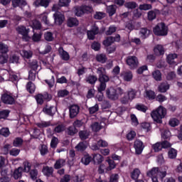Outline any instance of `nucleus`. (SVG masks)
<instances>
[{"label": "nucleus", "instance_id": "nucleus-34", "mask_svg": "<svg viewBox=\"0 0 182 182\" xmlns=\"http://www.w3.org/2000/svg\"><path fill=\"white\" fill-rule=\"evenodd\" d=\"M168 159H176L177 157V151L174 148H171L168 151Z\"/></svg>", "mask_w": 182, "mask_h": 182}, {"label": "nucleus", "instance_id": "nucleus-61", "mask_svg": "<svg viewBox=\"0 0 182 182\" xmlns=\"http://www.w3.org/2000/svg\"><path fill=\"white\" fill-rule=\"evenodd\" d=\"M79 135L82 140H86L89 137V132L87 131H80Z\"/></svg>", "mask_w": 182, "mask_h": 182}, {"label": "nucleus", "instance_id": "nucleus-19", "mask_svg": "<svg viewBox=\"0 0 182 182\" xmlns=\"http://www.w3.org/2000/svg\"><path fill=\"white\" fill-rule=\"evenodd\" d=\"M154 52L156 56L164 55V48L161 45H158L154 48Z\"/></svg>", "mask_w": 182, "mask_h": 182}, {"label": "nucleus", "instance_id": "nucleus-57", "mask_svg": "<svg viewBox=\"0 0 182 182\" xmlns=\"http://www.w3.org/2000/svg\"><path fill=\"white\" fill-rule=\"evenodd\" d=\"M22 143H23V140L21 138H16L13 141V145L14 147H19V146H22Z\"/></svg>", "mask_w": 182, "mask_h": 182}, {"label": "nucleus", "instance_id": "nucleus-32", "mask_svg": "<svg viewBox=\"0 0 182 182\" xmlns=\"http://www.w3.org/2000/svg\"><path fill=\"white\" fill-rule=\"evenodd\" d=\"M76 150L77 151H85V149H87V142H80L76 146Z\"/></svg>", "mask_w": 182, "mask_h": 182}, {"label": "nucleus", "instance_id": "nucleus-2", "mask_svg": "<svg viewBox=\"0 0 182 182\" xmlns=\"http://www.w3.org/2000/svg\"><path fill=\"white\" fill-rule=\"evenodd\" d=\"M167 116V109L163 107L159 106L156 110L151 112V117L156 123H163V119Z\"/></svg>", "mask_w": 182, "mask_h": 182}, {"label": "nucleus", "instance_id": "nucleus-39", "mask_svg": "<svg viewBox=\"0 0 182 182\" xmlns=\"http://www.w3.org/2000/svg\"><path fill=\"white\" fill-rule=\"evenodd\" d=\"M141 174L140 170L139 168H135L131 173V177L133 180H137Z\"/></svg>", "mask_w": 182, "mask_h": 182}, {"label": "nucleus", "instance_id": "nucleus-40", "mask_svg": "<svg viewBox=\"0 0 182 182\" xmlns=\"http://www.w3.org/2000/svg\"><path fill=\"white\" fill-rule=\"evenodd\" d=\"M44 38L47 42H52L55 38L53 37V33L52 32L47 31L44 33Z\"/></svg>", "mask_w": 182, "mask_h": 182}, {"label": "nucleus", "instance_id": "nucleus-41", "mask_svg": "<svg viewBox=\"0 0 182 182\" xmlns=\"http://www.w3.org/2000/svg\"><path fill=\"white\" fill-rule=\"evenodd\" d=\"M65 163H66V161H65V159H58L56 161L54 165V168H61V167H63V166H65Z\"/></svg>", "mask_w": 182, "mask_h": 182}, {"label": "nucleus", "instance_id": "nucleus-35", "mask_svg": "<svg viewBox=\"0 0 182 182\" xmlns=\"http://www.w3.org/2000/svg\"><path fill=\"white\" fill-rule=\"evenodd\" d=\"M12 4L13 6L16 8V6H25V5H26V1L24 0H13Z\"/></svg>", "mask_w": 182, "mask_h": 182}, {"label": "nucleus", "instance_id": "nucleus-11", "mask_svg": "<svg viewBox=\"0 0 182 182\" xmlns=\"http://www.w3.org/2000/svg\"><path fill=\"white\" fill-rule=\"evenodd\" d=\"M80 109V108L77 105H73L70 106L69 112L70 119H74V117H76L77 114H79Z\"/></svg>", "mask_w": 182, "mask_h": 182}, {"label": "nucleus", "instance_id": "nucleus-17", "mask_svg": "<svg viewBox=\"0 0 182 182\" xmlns=\"http://www.w3.org/2000/svg\"><path fill=\"white\" fill-rule=\"evenodd\" d=\"M43 112L46 113V114H48V116H53V114L56 113V107L46 106L43 108Z\"/></svg>", "mask_w": 182, "mask_h": 182}, {"label": "nucleus", "instance_id": "nucleus-16", "mask_svg": "<svg viewBox=\"0 0 182 182\" xmlns=\"http://www.w3.org/2000/svg\"><path fill=\"white\" fill-rule=\"evenodd\" d=\"M121 76L125 82H132L133 80V73L132 71H125L122 73Z\"/></svg>", "mask_w": 182, "mask_h": 182}, {"label": "nucleus", "instance_id": "nucleus-52", "mask_svg": "<svg viewBox=\"0 0 182 182\" xmlns=\"http://www.w3.org/2000/svg\"><path fill=\"white\" fill-rule=\"evenodd\" d=\"M169 125L171 126V127H176V126H178V124H180V121H178V119H177L176 118H171L169 120Z\"/></svg>", "mask_w": 182, "mask_h": 182}, {"label": "nucleus", "instance_id": "nucleus-45", "mask_svg": "<svg viewBox=\"0 0 182 182\" xmlns=\"http://www.w3.org/2000/svg\"><path fill=\"white\" fill-rule=\"evenodd\" d=\"M26 89L29 93H33L36 89V87L35 86V84L29 82L26 85Z\"/></svg>", "mask_w": 182, "mask_h": 182}, {"label": "nucleus", "instance_id": "nucleus-20", "mask_svg": "<svg viewBox=\"0 0 182 182\" xmlns=\"http://www.w3.org/2000/svg\"><path fill=\"white\" fill-rule=\"evenodd\" d=\"M170 89V85L167 82H163L158 87V90L161 93H166Z\"/></svg>", "mask_w": 182, "mask_h": 182}, {"label": "nucleus", "instance_id": "nucleus-21", "mask_svg": "<svg viewBox=\"0 0 182 182\" xmlns=\"http://www.w3.org/2000/svg\"><path fill=\"white\" fill-rule=\"evenodd\" d=\"M50 0H37L33 3L34 6H48Z\"/></svg>", "mask_w": 182, "mask_h": 182}, {"label": "nucleus", "instance_id": "nucleus-3", "mask_svg": "<svg viewBox=\"0 0 182 182\" xmlns=\"http://www.w3.org/2000/svg\"><path fill=\"white\" fill-rule=\"evenodd\" d=\"M106 95L108 99H111V100H117L119 97L121 96V95H123V90L120 87H110L107 89Z\"/></svg>", "mask_w": 182, "mask_h": 182}, {"label": "nucleus", "instance_id": "nucleus-59", "mask_svg": "<svg viewBox=\"0 0 182 182\" xmlns=\"http://www.w3.org/2000/svg\"><path fill=\"white\" fill-rule=\"evenodd\" d=\"M0 134H1V136H4V137H8V136H9V134H11V132H9V129L2 128L0 130Z\"/></svg>", "mask_w": 182, "mask_h": 182}, {"label": "nucleus", "instance_id": "nucleus-60", "mask_svg": "<svg viewBox=\"0 0 182 182\" xmlns=\"http://www.w3.org/2000/svg\"><path fill=\"white\" fill-rule=\"evenodd\" d=\"M98 171L100 174L103 173H107L109 171V169H107V166L105 164H101L99 167Z\"/></svg>", "mask_w": 182, "mask_h": 182}, {"label": "nucleus", "instance_id": "nucleus-53", "mask_svg": "<svg viewBox=\"0 0 182 182\" xmlns=\"http://www.w3.org/2000/svg\"><path fill=\"white\" fill-rule=\"evenodd\" d=\"M8 59H9V56L8 54H2L0 55V63L1 65H4L8 62Z\"/></svg>", "mask_w": 182, "mask_h": 182}, {"label": "nucleus", "instance_id": "nucleus-29", "mask_svg": "<svg viewBox=\"0 0 182 182\" xmlns=\"http://www.w3.org/2000/svg\"><path fill=\"white\" fill-rule=\"evenodd\" d=\"M42 171L44 176H47L48 177H49V176H52V174L53 173V168L49 166H44Z\"/></svg>", "mask_w": 182, "mask_h": 182}, {"label": "nucleus", "instance_id": "nucleus-31", "mask_svg": "<svg viewBox=\"0 0 182 182\" xmlns=\"http://www.w3.org/2000/svg\"><path fill=\"white\" fill-rule=\"evenodd\" d=\"M144 97H146V99H149V100H153V99L156 98V93L151 90H146L144 94Z\"/></svg>", "mask_w": 182, "mask_h": 182}, {"label": "nucleus", "instance_id": "nucleus-37", "mask_svg": "<svg viewBox=\"0 0 182 182\" xmlns=\"http://www.w3.org/2000/svg\"><path fill=\"white\" fill-rule=\"evenodd\" d=\"M157 14H160L159 10L150 11L148 12V19L149 21H153V19H156V15Z\"/></svg>", "mask_w": 182, "mask_h": 182}, {"label": "nucleus", "instance_id": "nucleus-44", "mask_svg": "<svg viewBox=\"0 0 182 182\" xmlns=\"http://www.w3.org/2000/svg\"><path fill=\"white\" fill-rule=\"evenodd\" d=\"M151 8H152L151 4H140L139 6V9L140 11H150Z\"/></svg>", "mask_w": 182, "mask_h": 182}, {"label": "nucleus", "instance_id": "nucleus-62", "mask_svg": "<svg viewBox=\"0 0 182 182\" xmlns=\"http://www.w3.org/2000/svg\"><path fill=\"white\" fill-rule=\"evenodd\" d=\"M64 130L65 126L63 124H58L54 129L55 133H62Z\"/></svg>", "mask_w": 182, "mask_h": 182}, {"label": "nucleus", "instance_id": "nucleus-55", "mask_svg": "<svg viewBox=\"0 0 182 182\" xmlns=\"http://www.w3.org/2000/svg\"><path fill=\"white\" fill-rule=\"evenodd\" d=\"M131 123L132 126H139V119H137V117H136L134 114H131Z\"/></svg>", "mask_w": 182, "mask_h": 182}, {"label": "nucleus", "instance_id": "nucleus-24", "mask_svg": "<svg viewBox=\"0 0 182 182\" xmlns=\"http://www.w3.org/2000/svg\"><path fill=\"white\" fill-rule=\"evenodd\" d=\"M7 80H9V72L4 70L1 73V75H0V82H7Z\"/></svg>", "mask_w": 182, "mask_h": 182}, {"label": "nucleus", "instance_id": "nucleus-5", "mask_svg": "<svg viewBox=\"0 0 182 182\" xmlns=\"http://www.w3.org/2000/svg\"><path fill=\"white\" fill-rule=\"evenodd\" d=\"M93 9L90 6H76L74 8L73 11L76 16H82L83 14H86L87 12H92Z\"/></svg>", "mask_w": 182, "mask_h": 182}, {"label": "nucleus", "instance_id": "nucleus-25", "mask_svg": "<svg viewBox=\"0 0 182 182\" xmlns=\"http://www.w3.org/2000/svg\"><path fill=\"white\" fill-rule=\"evenodd\" d=\"M21 55L24 59H31L33 56V53L31 50H23Z\"/></svg>", "mask_w": 182, "mask_h": 182}, {"label": "nucleus", "instance_id": "nucleus-48", "mask_svg": "<svg viewBox=\"0 0 182 182\" xmlns=\"http://www.w3.org/2000/svg\"><path fill=\"white\" fill-rule=\"evenodd\" d=\"M107 11L109 14V16H113V15H114V14L116 13V6H109L107 7Z\"/></svg>", "mask_w": 182, "mask_h": 182}, {"label": "nucleus", "instance_id": "nucleus-15", "mask_svg": "<svg viewBox=\"0 0 182 182\" xmlns=\"http://www.w3.org/2000/svg\"><path fill=\"white\" fill-rule=\"evenodd\" d=\"M53 16L55 23H57V25H62V23H63V21H65V16H63L60 12H55Z\"/></svg>", "mask_w": 182, "mask_h": 182}, {"label": "nucleus", "instance_id": "nucleus-38", "mask_svg": "<svg viewBox=\"0 0 182 182\" xmlns=\"http://www.w3.org/2000/svg\"><path fill=\"white\" fill-rule=\"evenodd\" d=\"M85 81L90 85H95L97 81V77L95 75H89L86 77Z\"/></svg>", "mask_w": 182, "mask_h": 182}, {"label": "nucleus", "instance_id": "nucleus-51", "mask_svg": "<svg viewBox=\"0 0 182 182\" xmlns=\"http://www.w3.org/2000/svg\"><path fill=\"white\" fill-rule=\"evenodd\" d=\"M124 5L125 8H128V9H134V8H137V3L134 1L127 2Z\"/></svg>", "mask_w": 182, "mask_h": 182}, {"label": "nucleus", "instance_id": "nucleus-42", "mask_svg": "<svg viewBox=\"0 0 182 182\" xmlns=\"http://www.w3.org/2000/svg\"><path fill=\"white\" fill-rule=\"evenodd\" d=\"M90 128L92 132H99L102 129V125L99 122H94L91 124Z\"/></svg>", "mask_w": 182, "mask_h": 182}, {"label": "nucleus", "instance_id": "nucleus-43", "mask_svg": "<svg viewBox=\"0 0 182 182\" xmlns=\"http://www.w3.org/2000/svg\"><path fill=\"white\" fill-rule=\"evenodd\" d=\"M12 146L9 144H5L1 149V154H8L9 153V149Z\"/></svg>", "mask_w": 182, "mask_h": 182}, {"label": "nucleus", "instance_id": "nucleus-64", "mask_svg": "<svg viewBox=\"0 0 182 182\" xmlns=\"http://www.w3.org/2000/svg\"><path fill=\"white\" fill-rule=\"evenodd\" d=\"M136 137V132L131 131L127 134V138L128 140L132 141Z\"/></svg>", "mask_w": 182, "mask_h": 182}, {"label": "nucleus", "instance_id": "nucleus-23", "mask_svg": "<svg viewBox=\"0 0 182 182\" xmlns=\"http://www.w3.org/2000/svg\"><path fill=\"white\" fill-rule=\"evenodd\" d=\"M23 172V168L22 167H18L16 169L13 173V177L15 180H18V178H21L22 177V173Z\"/></svg>", "mask_w": 182, "mask_h": 182}, {"label": "nucleus", "instance_id": "nucleus-33", "mask_svg": "<svg viewBox=\"0 0 182 182\" xmlns=\"http://www.w3.org/2000/svg\"><path fill=\"white\" fill-rule=\"evenodd\" d=\"M177 59V54H169L167 56V62L169 65H174L176 61L174 60Z\"/></svg>", "mask_w": 182, "mask_h": 182}, {"label": "nucleus", "instance_id": "nucleus-54", "mask_svg": "<svg viewBox=\"0 0 182 182\" xmlns=\"http://www.w3.org/2000/svg\"><path fill=\"white\" fill-rule=\"evenodd\" d=\"M152 76L155 80L160 81L161 80V73L159 70H156L152 73Z\"/></svg>", "mask_w": 182, "mask_h": 182}, {"label": "nucleus", "instance_id": "nucleus-26", "mask_svg": "<svg viewBox=\"0 0 182 182\" xmlns=\"http://www.w3.org/2000/svg\"><path fill=\"white\" fill-rule=\"evenodd\" d=\"M105 158L100 154H95L93 155V161L95 164H100Z\"/></svg>", "mask_w": 182, "mask_h": 182}, {"label": "nucleus", "instance_id": "nucleus-6", "mask_svg": "<svg viewBox=\"0 0 182 182\" xmlns=\"http://www.w3.org/2000/svg\"><path fill=\"white\" fill-rule=\"evenodd\" d=\"M16 31L22 36L23 39L26 42H28V41H31V36H29V28H26V27L23 26H19L16 28Z\"/></svg>", "mask_w": 182, "mask_h": 182}, {"label": "nucleus", "instance_id": "nucleus-12", "mask_svg": "<svg viewBox=\"0 0 182 182\" xmlns=\"http://www.w3.org/2000/svg\"><path fill=\"white\" fill-rule=\"evenodd\" d=\"M134 147L136 154H141L143 149H144V145H143V141L140 140H136L134 144Z\"/></svg>", "mask_w": 182, "mask_h": 182}, {"label": "nucleus", "instance_id": "nucleus-22", "mask_svg": "<svg viewBox=\"0 0 182 182\" xmlns=\"http://www.w3.org/2000/svg\"><path fill=\"white\" fill-rule=\"evenodd\" d=\"M106 163H108L107 170L109 171H112V170H114V168H116V163H114V161L112 160L110 157L108 156L107 158Z\"/></svg>", "mask_w": 182, "mask_h": 182}, {"label": "nucleus", "instance_id": "nucleus-49", "mask_svg": "<svg viewBox=\"0 0 182 182\" xmlns=\"http://www.w3.org/2000/svg\"><path fill=\"white\" fill-rule=\"evenodd\" d=\"M109 80H110V77H109L106 74L99 77V82H100V83H107Z\"/></svg>", "mask_w": 182, "mask_h": 182}, {"label": "nucleus", "instance_id": "nucleus-4", "mask_svg": "<svg viewBox=\"0 0 182 182\" xmlns=\"http://www.w3.org/2000/svg\"><path fill=\"white\" fill-rule=\"evenodd\" d=\"M168 33V28L164 23H159L154 28V33L157 36H166Z\"/></svg>", "mask_w": 182, "mask_h": 182}, {"label": "nucleus", "instance_id": "nucleus-58", "mask_svg": "<svg viewBox=\"0 0 182 182\" xmlns=\"http://www.w3.org/2000/svg\"><path fill=\"white\" fill-rule=\"evenodd\" d=\"M141 127L145 132H149V130L151 129V126H150V123H149V122H143V123H141Z\"/></svg>", "mask_w": 182, "mask_h": 182}, {"label": "nucleus", "instance_id": "nucleus-63", "mask_svg": "<svg viewBox=\"0 0 182 182\" xmlns=\"http://www.w3.org/2000/svg\"><path fill=\"white\" fill-rule=\"evenodd\" d=\"M19 153H21V150L14 148L9 151L10 156H14V157H16V156H19Z\"/></svg>", "mask_w": 182, "mask_h": 182}, {"label": "nucleus", "instance_id": "nucleus-7", "mask_svg": "<svg viewBox=\"0 0 182 182\" xmlns=\"http://www.w3.org/2000/svg\"><path fill=\"white\" fill-rule=\"evenodd\" d=\"M126 62L129 69H136L139 66V60L136 56L127 57Z\"/></svg>", "mask_w": 182, "mask_h": 182}, {"label": "nucleus", "instance_id": "nucleus-27", "mask_svg": "<svg viewBox=\"0 0 182 182\" xmlns=\"http://www.w3.org/2000/svg\"><path fill=\"white\" fill-rule=\"evenodd\" d=\"M68 26L73 28V26H77L79 25V21L75 18H70L67 23Z\"/></svg>", "mask_w": 182, "mask_h": 182}, {"label": "nucleus", "instance_id": "nucleus-56", "mask_svg": "<svg viewBox=\"0 0 182 182\" xmlns=\"http://www.w3.org/2000/svg\"><path fill=\"white\" fill-rule=\"evenodd\" d=\"M31 26L33 29H41V22L37 20H34L31 22Z\"/></svg>", "mask_w": 182, "mask_h": 182}, {"label": "nucleus", "instance_id": "nucleus-8", "mask_svg": "<svg viewBox=\"0 0 182 182\" xmlns=\"http://www.w3.org/2000/svg\"><path fill=\"white\" fill-rule=\"evenodd\" d=\"M134 97H136V91L133 89H130L125 94L124 97L122 100V103L125 104V103H127V102H129V100H133Z\"/></svg>", "mask_w": 182, "mask_h": 182}, {"label": "nucleus", "instance_id": "nucleus-9", "mask_svg": "<svg viewBox=\"0 0 182 182\" xmlns=\"http://www.w3.org/2000/svg\"><path fill=\"white\" fill-rule=\"evenodd\" d=\"M114 42H120V35L117 34L114 38L112 36L108 37L103 41V45H105V46H110Z\"/></svg>", "mask_w": 182, "mask_h": 182}, {"label": "nucleus", "instance_id": "nucleus-47", "mask_svg": "<svg viewBox=\"0 0 182 182\" xmlns=\"http://www.w3.org/2000/svg\"><path fill=\"white\" fill-rule=\"evenodd\" d=\"M152 149L155 152H159L162 150L163 146H161V143L156 142L152 145Z\"/></svg>", "mask_w": 182, "mask_h": 182}, {"label": "nucleus", "instance_id": "nucleus-46", "mask_svg": "<svg viewBox=\"0 0 182 182\" xmlns=\"http://www.w3.org/2000/svg\"><path fill=\"white\" fill-rule=\"evenodd\" d=\"M96 60L97 62H100L101 63H105L107 58H106V55L105 54H98L96 56Z\"/></svg>", "mask_w": 182, "mask_h": 182}, {"label": "nucleus", "instance_id": "nucleus-13", "mask_svg": "<svg viewBox=\"0 0 182 182\" xmlns=\"http://www.w3.org/2000/svg\"><path fill=\"white\" fill-rule=\"evenodd\" d=\"M99 33V28L96 25H94L91 31H87V38L90 41L95 39V36Z\"/></svg>", "mask_w": 182, "mask_h": 182}, {"label": "nucleus", "instance_id": "nucleus-1", "mask_svg": "<svg viewBox=\"0 0 182 182\" xmlns=\"http://www.w3.org/2000/svg\"><path fill=\"white\" fill-rule=\"evenodd\" d=\"M168 169V167L167 166H162L161 170L159 167H154L147 171L146 176L151 177L152 182H159V176L161 179L164 178L167 176Z\"/></svg>", "mask_w": 182, "mask_h": 182}, {"label": "nucleus", "instance_id": "nucleus-18", "mask_svg": "<svg viewBox=\"0 0 182 182\" xmlns=\"http://www.w3.org/2000/svg\"><path fill=\"white\" fill-rule=\"evenodd\" d=\"M58 52H59L60 56L63 59V60H69V59H70V56L69 55V53H68V52L65 51L63 50V48H60L58 49Z\"/></svg>", "mask_w": 182, "mask_h": 182}, {"label": "nucleus", "instance_id": "nucleus-28", "mask_svg": "<svg viewBox=\"0 0 182 182\" xmlns=\"http://www.w3.org/2000/svg\"><path fill=\"white\" fill-rule=\"evenodd\" d=\"M9 52V46L4 43H0V53L2 55H6V53Z\"/></svg>", "mask_w": 182, "mask_h": 182}, {"label": "nucleus", "instance_id": "nucleus-36", "mask_svg": "<svg viewBox=\"0 0 182 182\" xmlns=\"http://www.w3.org/2000/svg\"><path fill=\"white\" fill-rule=\"evenodd\" d=\"M48 15H49V13L45 11L43 14L40 15V19L46 23V25H49V20L48 19Z\"/></svg>", "mask_w": 182, "mask_h": 182}, {"label": "nucleus", "instance_id": "nucleus-14", "mask_svg": "<svg viewBox=\"0 0 182 182\" xmlns=\"http://www.w3.org/2000/svg\"><path fill=\"white\" fill-rule=\"evenodd\" d=\"M50 99L51 97L48 93L44 95L38 94L36 96V100L39 105H42L43 103V100H50Z\"/></svg>", "mask_w": 182, "mask_h": 182}, {"label": "nucleus", "instance_id": "nucleus-50", "mask_svg": "<svg viewBox=\"0 0 182 182\" xmlns=\"http://www.w3.org/2000/svg\"><path fill=\"white\" fill-rule=\"evenodd\" d=\"M81 161L82 164L87 166L90 161H92V158L89 155H85L84 157H82Z\"/></svg>", "mask_w": 182, "mask_h": 182}, {"label": "nucleus", "instance_id": "nucleus-30", "mask_svg": "<svg viewBox=\"0 0 182 182\" xmlns=\"http://www.w3.org/2000/svg\"><path fill=\"white\" fill-rule=\"evenodd\" d=\"M150 35V31L147 30V28H141L139 31V36L142 39H146L147 36Z\"/></svg>", "mask_w": 182, "mask_h": 182}, {"label": "nucleus", "instance_id": "nucleus-10", "mask_svg": "<svg viewBox=\"0 0 182 182\" xmlns=\"http://www.w3.org/2000/svg\"><path fill=\"white\" fill-rule=\"evenodd\" d=\"M1 100L3 103H5L6 105H14V103H15V98L10 94L3 95L1 96Z\"/></svg>", "mask_w": 182, "mask_h": 182}]
</instances>
